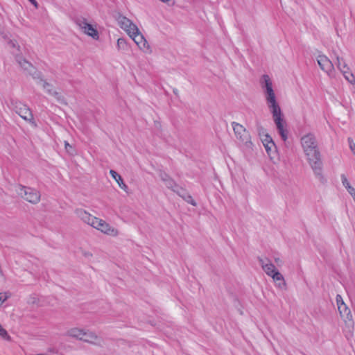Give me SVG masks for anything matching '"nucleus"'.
<instances>
[{
    "label": "nucleus",
    "mask_w": 355,
    "mask_h": 355,
    "mask_svg": "<svg viewBox=\"0 0 355 355\" xmlns=\"http://www.w3.org/2000/svg\"><path fill=\"white\" fill-rule=\"evenodd\" d=\"M282 135V137L283 140H284V141H285V140L287 139L286 135L282 134V135Z\"/></svg>",
    "instance_id": "58836bf2"
},
{
    "label": "nucleus",
    "mask_w": 355,
    "mask_h": 355,
    "mask_svg": "<svg viewBox=\"0 0 355 355\" xmlns=\"http://www.w3.org/2000/svg\"><path fill=\"white\" fill-rule=\"evenodd\" d=\"M275 261L278 263L279 266L282 265V261L279 258H276Z\"/></svg>",
    "instance_id": "e433bc0d"
},
{
    "label": "nucleus",
    "mask_w": 355,
    "mask_h": 355,
    "mask_svg": "<svg viewBox=\"0 0 355 355\" xmlns=\"http://www.w3.org/2000/svg\"><path fill=\"white\" fill-rule=\"evenodd\" d=\"M347 191L353 197V198H355V189L354 187L351 186L347 189Z\"/></svg>",
    "instance_id": "473e14b6"
},
{
    "label": "nucleus",
    "mask_w": 355,
    "mask_h": 355,
    "mask_svg": "<svg viewBox=\"0 0 355 355\" xmlns=\"http://www.w3.org/2000/svg\"><path fill=\"white\" fill-rule=\"evenodd\" d=\"M6 293H0V306L8 299Z\"/></svg>",
    "instance_id": "2f4dec72"
},
{
    "label": "nucleus",
    "mask_w": 355,
    "mask_h": 355,
    "mask_svg": "<svg viewBox=\"0 0 355 355\" xmlns=\"http://www.w3.org/2000/svg\"><path fill=\"white\" fill-rule=\"evenodd\" d=\"M97 340V336L91 331H85L84 332V336L80 338V340H83L85 342L88 343H95Z\"/></svg>",
    "instance_id": "6ab92c4d"
},
{
    "label": "nucleus",
    "mask_w": 355,
    "mask_h": 355,
    "mask_svg": "<svg viewBox=\"0 0 355 355\" xmlns=\"http://www.w3.org/2000/svg\"><path fill=\"white\" fill-rule=\"evenodd\" d=\"M85 331L81 329L78 328H72L69 329L67 334V336L73 338H76L77 339L80 340V338H82L83 336H84Z\"/></svg>",
    "instance_id": "a211bd4d"
},
{
    "label": "nucleus",
    "mask_w": 355,
    "mask_h": 355,
    "mask_svg": "<svg viewBox=\"0 0 355 355\" xmlns=\"http://www.w3.org/2000/svg\"><path fill=\"white\" fill-rule=\"evenodd\" d=\"M268 156L274 164H277L279 162V155L276 150V146L272 139H269L268 135Z\"/></svg>",
    "instance_id": "f8f14e48"
},
{
    "label": "nucleus",
    "mask_w": 355,
    "mask_h": 355,
    "mask_svg": "<svg viewBox=\"0 0 355 355\" xmlns=\"http://www.w3.org/2000/svg\"><path fill=\"white\" fill-rule=\"evenodd\" d=\"M336 304L338 306V309L339 311V313L345 320H350L352 318V314L349 309L347 307V306L344 302L341 295H337L336 297Z\"/></svg>",
    "instance_id": "9d476101"
},
{
    "label": "nucleus",
    "mask_w": 355,
    "mask_h": 355,
    "mask_svg": "<svg viewBox=\"0 0 355 355\" xmlns=\"http://www.w3.org/2000/svg\"><path fill=\"white\" fill-rule=\"evenodd\" d=\"M268 103L269 104L273 121L278 129V133H284L286 121L281 108L276 101V96L272 87V83L268 79Z\"/></svg>",
    "instance_id": "f03ea898"
},
{
    "label": "nucleus",
    "mask_w": 355,
    "mask_h": 355,
    "mask_svg": "<svg viewBox=\"0 0 355 355\" xmlns=\"http://www.w3.org/2000/svg\"><path fill=\"white\" fill-rule=\"evenodd\" d=\"M317 61L320 69L327 73L329 77L334 78L335 76L334 64L326 55H319Z\"/></svg>",
    "instance_id": "423d86ee"
},
{
    "label": "nucleus",
    "mask_w": 355,
    "mask_h": 355,
    "mask_svg": "<svg viewBox=\"0 0 355 355\" xmlns=\"http://www.w3.org/2000/svg\"><path fill=\"white\" fill-rule=\"evenodd\" d=\"M110 175L117 182L119 187L123 189L125 192L128 193V187L123 182V180L120 175H119L115 171H110Z\"/></svg>",
    "instance_id": "2eb2a0df"
},
{
    "label": "nucleus",
    "mask_w": 355,
    "mask_h": 355,
    "mask_svg": "<svg viewBox=\"0 0 355 355\" xmlns=\"http://www.w3.org/2000/svg\"><path fill=\"white\" fill-rule=\"evenodd\" d=\"M240 139L245 141V144L247 147H250L252 144V142L250 140V135H241L240 136Z\"/></svg>",
    "instance_id": "bb28decb"
},
{
    "label": "nucleus",
    "mask_w": 355,
    "mask_h": 355,
    "mask_svg": "<svg viewBox=\"0 0 355 355\" xmlns=\"http://www.w3.org/2000/svg\"><path fill=\"white\" fill-rule=\"evenodd\" d=\"M40 81L42 82L43 88L49 95L54 96L59 102L64 103V98L58 92L53 89L51 85L42 79H40Z\"/></svg>",
    "instance_id": "4468645a"
},
{
    "label": "nucleus",
    "mask_w": 355,
    "mask_h": 355,
    "mask_svg": "<svg viewBox=\"0 0 355 355\" xmlns=\"http://www.w3.org/2000/svg\"><path fill=\"white\" fill-rule=\"evenodd\" d=\"M164 183L167 188L171 189L174 192L177 193L178 195H181L180 191H183V189L182 188H180L176 184L175 181L173 179H171V178L167 179V180Z\"/></svg>",
    "instance_id": "f3484780"
},
{
    "label": "nucleus",
    "mask_w": 355,
    "mask_h": 355,
    "mask_svg": "<svg viewBox=\"0 0 355 355\" xmlns=\"http://www.w3.org/2000/svg\"><path fill=\"white\" fill-rule=\"evenodd\" d=\"M16 191L24 200L32 204H37L40 200V192L33 188L19 185Z\"/></svg>",
    "instance_id": "7ed1b4c3"
},
{
    "label": "nucleus",
    "mask_w": 355,
    "mask_h": 355,
    "mask_svg": "<svg viewBox=\"0 0 355 355\" xmlns=\"http://www.w3.org/2000/svg\"><path fill=\"white\" fill-rule=\"evenodd\" d=\"M259 262L260 266L262 267V268L263 270H265V266H266L264 265L263 260L262 259H261V258H259Z\"/></svg>",
    "instance_id": "f704fd0d"
},
{
    "label": "nucleus",
    "mask_w": 355,
    "mask_h": 355,
    "mask_svg": "<svg viewBox=\"0 0 355 355\" xmlns=\"http://www.w3.org/2000/svg\"><path fill=\"white\" fill-rule=\"evenodd\" d=\"M170 177L166 174V173H162L160 174V178L162 179V180L165 182L167 179H168Z\"/></svg>",
    "instance_id": "72a5a7b5"
},
{
    "label": "nucleus",
    "mask_w": 355,
    "mask_h": 355,
    "mask_svg": "<svg viewBox=\"0 0 355 355\" xmlns=\"http://www.w3.org/2000/svg\"><path fill=\"white\" fill-rule=\"evenodd\" d=\"M15 59L19 65L24 70L27 71L30 74H31L33 78H40V73H37L36 71H35V73H33V71H35V67L30 62H28V60L23 58L21 56L19 55H16Z\"/></svg>",
    "instance_id": "1a4fd4ad"
},
{
    "label": "nucleus",
    "mask_w": 355,
    "mask_h": 355,
    "mask_svg": "<svg viewBox=\"0 0 355 355\" xmlns=\"http://www.w3.org/2000/svg\"><path fill=\"white\" fill-rule=\"evenodd\" d=\"M336 58L337 60L336 66L338 69L340 71H343L345 69H349L348 66L345 63V62L343 60V58H340L338 55H336Z\"/></svg>",
    "instance_id": "4be33fe9"
},
{
    "label": "nucleus",
    "mask_w": 355,
    "mask_h": 355,
    "mask_svg": "<svg viewBox=\"0 0 355 355\" xmlns=\"http://www.w3.org/2000/svg\"><path fill=\"white\" fill-rule=\"evenodd\" d=\"M100 231L105 234L112 236H116L119 235L118 230L112 227L106 222L104 225H103L102 229Z\"/></svg>",
    "instance_id": "dca6fc26"
},
{
    "label": "nucleus",
    "mask_w": 355,
    "mask_h": 355,
    "mask_svg": "<svg viewBox=\"0 0 355 355\" xmlns=\"http://www.w3.org/2000/svg\"><path fill=\"white\" fill-rule=\"evenodd\" d=\"M261 141H262V143H263V145L264 146V148L266 149V139H261Z\"/></svg>",
    "instance_id": "4c0bfd02"
},
{
    "label": "nucleus",
    "mask_w": 355,
    "mask_h": 355,
    "mask_svg": "<svg viewBox=\"0 0 355 355\" xmlns=\"http://www.w3.org/2000/svg\"><path fill=\"white\" fill-rule=\"evenodd\" d=\"M232 128H233L234 133H241L242 132H243L245 130L243 125H241V124H239L238 123L233 122L232 123Z\"/></svg>",
    "instance_id": "5701e85b"
},
{
    "label": "nucleus",
    "mask_w": 355,
    "mask_h": 355,
    "mask_svg": "<svg viewBox=\"0 0 355 355\" xmlns=\"http://www.w3.org/2000/svg\"><path fill=\"white\" fill-rule=\"evenodd\" d=\"M8 45L12 48L17 47V50L19 51V46L15 40H10L8 42Z\"/></svg>",
    "instance_id": "7c9ffc66"
},
{
    "label": "nucleus",
    "mask_w": 355,
    "mask_h": 355,
    "mask_svg": "<svg viewBox=\"0 0 355 355\" xmlns=\"http://www.w3.org/2000/svg\"><path fill=\"white\" fill-rule=\"evenodd\" d=\"M116 20L120 26V27L123 29L125 31L129 33H137V27L135 24H134L131 20H130L126 17L119 14L116 17Z\"/></svg>",
    "instance_id": "6e6552de"
},
{
    "label": "nucleus",
    "mask_w": 355,
    "mask_h": 355,
    "mask_svg": "<svg viewBox=\"0 0 355 355\" xmlns=\"http://www.w3.org/2000/svg\"><path fill=\"white\" fill-rule=\"evenodd\" d=\"M128 35L134 40V42L137 44L140 49L143 50L144 51H147L150 49L147 41L143 35L139 33L138 28L137 33L135 32L134 34L129 33Z\"/></svg>",
    "instance_id": "9b49d317"
},
{
    "label": "nucleus",
    "mask_w": 355,
    "mask_h": 355,
    "mask_svg": "<svg viewBox=\"0 0 355 355\" xmlns=\"http://www.w3.org/2000/svg\"><path fill=\"white\" fill-rule=\"evenodd\" d=\"M35 8L38 7V3L36 0H28Z\"/></svg>",
    "instance_id": "c9c22d12"
},
{
    "label": "nucleus",
    "mask_w": 355,
    "mask_h": 355,
    "mask_svg": "<svg viewBox=\"0 0 355 355\" xmlns=\"http://www.w3.org/2000/svg\"><path fill=\"white\" fill-rule=\"evenodd\" d=\"M105 223V220L97 218L96 220H95V222L92 227L100 231L102 229L103 225H104Z\"/></svg>",
    "instance_id": "393cba45"
},
{
    "label": "nucleus",
    "mask_w": 355,
    "mask_h": 355,
    "mask_svg": "<svg viewBox=\"0 0 355 355\" xmlns=\"http://www.w3.org/2000/svg\"><path fill=\"white\" fill-rule=\"evenodd\" d=\"M261 85L263 91V93L266 94V74H263L261 78Z\"/></svg>",
    "instance_id": "c85d7f7f"
},
{
    "label": "nucleus",
    "mask_w": 355,
    "mask_h": 355,
    "mask_svg": "<svg viewBox=\"0 0 355 355\" xmlns=\"http://www.w3.org/2000/svg\"><path fill=\"white\" fill-rule=\"evenodd\" d=\"M76 24L84 31V33L94 39L98 38V33L93 26L89 24L86 19L83 17L77 18L76 19Z\"/></svg>",
    "instance_id": "0eeeda50"
},
{
    "label": "nucleus",
    "mask_w": 355,
    "mask_h": 355,
    "mask_svg": "<svg viewBox=\"0 0 355 355\" xmlns=\"http://www.w3.org/2000/svg\"><path fill=\"white\" fill-rule=\"evenodd\" d=\"M13 110L24 120L29 121L33 126H36L35 121H33V114L29 107L19 101H16L12 104Z\"/></svg>",
    "instance_id": "39448f33"
},
{
    "label": "nucleus",
    "mask_w": 355,
    "mask_h": 355,
    "mask_svg": "<svg viewBox=\"0 0 355 355\" xmlns=\"http://www.w3.org/2000/svg\"><path fill=\"white\" fill-rule=\"evenodd\" d=\"M341 182L343 185L345 187V188L347 189L349 187H351L350 183L349 182L346 175L345 174H342L340 175Z\"/></svg>",
    "instance_id": "a878e982"
},
{
    "label": "nucleus",
    "mask_w": 355,
    "mask_h": 355,
    "mask_svg": "<svg viewBox=\"0 0 355 355\" xmlns=\"http://www.w3.org/2000/svg\"><path fill=\"white\" fill-rule=\"evenodd\" d=\"M268 276H270L275 286L279 290L286 289V283L282 273L272 263H268Z\"/></svg>",
    "instance_id": "20e7f679"
},
{
    "label": "nucleus",
    "mask_w": 355,
    "mask_h": 355,
    "mask_svg": "<svg viewBox=\"0 0 355 355\" xmlns=\"http://www.w3.org/2000/svg\"><path fill=\"white\" fill-rule=\"evenodd\" d=\"M301 144L314 175L320 181H324L322 162L313 135H304L301 138Z\"/></svg>",
    "instance_id": "f257e3e1"
},
{
    "label": "nucleus",
    "mask_w": 355,
    "mask_h": 355,
    "mask_svg": "<svg viewBox=\"0 0 355 355\" xmlns=\"http://www.w3.org/2000/svg\"><path fill=\"white\" fill-rule=\"evenodd\" d=\"M348 142H349V146L351 151L352 152V153L354 155H355V143L351 138L348 139Z\"/></svg>",
    "instance_id": "c756f323"
},
{
    "label": "nucleus",
    "mask_w": 355,
    "mask_h": 355,
    "mask_svg": "<svg viewBox=\"0 0 355 355\" xmlns=\"http://www.w3.org/2000/svg\"><path fill=\"white\" fill-rule=\"evenodd\" d=\"M181 192V195H180L181 197H182L188 203L193 205V206H196V201L193 199V198L189 196V195H187V196H184V191L183 190V191H180Z\"/></svg>",
    "instance_id": "b1692460"
},
{
    "label": "nucleus",
    "mask_w": 355,
    "mask_h": 355,
    "mask_svg": "<svg viewBox=\"0 0 355 355\" xmlns=\"http://www.w3.org/2000/svg\"><path fill=\"white\" fill-rule=\"evenodd\" d=\"M117 49L119 51L125 52L129 50L130 47L124 38H119L117 40Z\"/></svg>",
    "instance_id": "aec40b11"
},
{
    "label": "nucleus",
    "mask_w": 355,
    "mask_h": 355,
    "mask_svg": "<svg viewBox=\"0 0 355 355\" xmlns=\"http://www.w3.org/2000/svg\"><path fill=\"white\" fill-rule=\"evenodd\" d=\"M76 214L84 223L91 225L92 227L94 225L95 220L97 218L82 209H76Z\"/></svg>",
    "instance_id": "ddd939ff"
},
{
    "label": "nucleus",
    "mask_w": 355,
    "mask_h": 355,
    "mask_svg": "<svg viewBox=\"0 0 355 355\" xmlns=\"http://www.w3.org/2000/svg\"><path fill=\"white\" fill-rule=\"evenodd\" d=\"M341 73L343 74L345 78L349 83H350L351 84L355 83V77L353 75V73L350 72L349 69H345L343 71H341Z\"/></svg>",
    "instance_id": "412c9836"
},
{
    "label": "nucleus",
    "mask_w": 355,
    "mask_h": 355,
    "mask_svg": "<svg viewBox=\"0 0 355 355\" xmlns=\"http://www.w3.org/2000/svg\"><path fill=\"white\" fill-rule=\"evenodd\" d=\"M65 149L70 155L75 154V150L71 145H70L67 141H64Z\"/></svg>",
    "instance_id": "cd10ccee"
}]
</instances>
